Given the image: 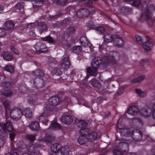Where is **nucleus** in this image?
I'll use <instances>...</instances> for the list:
<instances>
[{"instance_id": "f257e3e1", "label": "nucleus", "mask_w": 155, "mask_h": 155, "mask_svg": "<svg viewBox=\"0 0 155 155\" xmlns=\"http://www.w3.org/2000/svg\"><path fill=\"white\" fill-rule=\"evenodd\" d=\"M51 80L50 78H48L46 80H44V78H35V79L30 80V83L31 84H32L33 87L36 88V89L38 90V92L35 94L36 96H41L49 94L51 93V91L49 88V87L46 89H43L41 90H39V89L45 86V84L50 81Z\"/></svg>"}, {"instance_id": "f03ea898", "label": "nucleus", "mask_w": 155, "mask_h": 155, "mask_svg": "<svg viewBox=\"0 0 155 155\" xmlns=\"http://www.w3.org/2000/svg\"><path fill=\"white\" fill-rule=\"evenodd\" d=\"M155 10L154 5L152 4L150 5L141 14L139 20L147 21L150 27L155 25V17L152 18V12Z\"/></svg>"}, {"instance_id": "7ed1b4c3", "label": "nucleus", "mask_w": 155, "mask_h": 155, "mask_svg": "<svg viewBox=\"0 0 155 155\" xmlns=\"http://www.w3.org/2000/svg\"><path fill=\"white\" fill-rule=\"evenodd\" d=\"M101 62L100 58H94L91 64V67H88L87 69V74L90 76L96 74L97 71V68Z\"/></svg>"}, {"instance_id": "20e7f679", "label": "nucleus", "mask_w": 155, "mask_h": 155, "mask_svg": "<svg viewBox=\"0 0 155 155\" xmlns=\"http://www.w3.org/2000/svg\"><path fill=\"white\" fill-rule=\"evenodd\" d=\"M137 41L139 44H143V48L146 51H149L151 50L153 46V43L151 39L149 37L147 36V41L143 43L142 37L137 35H135Z\"/></svg>"}, {"instance_id": "39448f33", "label": "nucleus", "mask_w": 155, "mask_h": 155, "mask_svg": "<svg viewBox=\"0 0 155 155\" xmlns=\"http://www.w3.org/2000/svg\"><path fill=\"white\" fill-rule=\"evenodd\" d=\"M59 65L62 69L67 70L71 65L69 57L67 56L62 58L60 61Z\"/></svg>"}, {"instance_id": "423d86ee", "label": "nucleus", "mask_w": 155, "mask_h": 155, "mask_svg": "<svg viewBox=\"0 0 155 155\" xmlns=\"http://www.w3.org/2000/svg\"><path fill=\"white\" fill-rule=\"evenodd\" d=\"M22 115V112L21 110L18 108H15L11 110L10 115L14 119L18 120L21 117Z\"/></svg>"}, {"instance_id": "0eeeda50", "label": "nucleus", "mask_w": 155, "mask_h": 155, "mask_svg": "<svg viewBox=\"0 0 155 155\" xmlns=\"http://www.w3.org/2000/svg\"><path fill=\"white\" fill-rule=\"evenodd\" d=\"M36 51L40 53H45L48 51V48L45 44L41 42H38L35 46Z\"/></svg>"}, {"instance_id": "6e6552de", "label": "nucleus", "mask_w": 155, "mask_h": 155, "mask_svg": "<svg viewBox=\"0 0 155 155\" xmlns=\"http://www.w3.org/2000/svg\"><path fill=\"white\" fill-rule=\"evenodd\" d=\"M5 76L3 72L0 73V86L8 88L13 85V83L10 81H3Z\"/></svg>"}, {"instance_id": "1a4fd4ad", "label": "nucleus", "mask_w": 155, "mask_h": 155, "mask_svg": "<svg viewBox=\"0 0 155 155\" xmlns=\"http://www.w3.org/2000/svg\"><path fill=\"white\" fill-rule=\"evenodd\" d=\"M131 136L133 139L135 141L140 140L142 137V132L138 130H134L132 133Z\"/></svg>"}, {"instance_id": "9d476101", "label": "nucleus", "mask_w": 155, "mask_h": 155, "mask_svg": "<svg viewBox=\"0 0 155 155\" xmlns=\"http://www.w3.org/2000/svg\"><path fill=\"white\" fill-rule=\"evenodd\" d=\"M117 37H114V44L117 47H120L124 45V41L123 38L117 35H116Z\"/></svg>"}, {"instance_id": "9b49d317", "label": "nucleus", "mask_w": 155, "mask_h": 155, "mask_svg": "<svg viewBox=\"0 0 155 155\" xmlns=\"http://www.w3.org/2000/svg\"><path fill=\"white\" fill-rule=\"evenodd\" d=\"M70 150L69 147L66 146L62 147L60 150L54 153L53 155H67Z\"/></svg>"}, {"instance_id": "f8f14e48", "label": "nucleus", "mask_w": 155, "mask_h": 155, "mask_svg": "<svg viewBox=\"0 0 155 155\" xmlns=\"http://www.w3.org/2000/svg\"><path fill=\"white\" fill-rule=\"evenodd\" d=\"M48 28L47 24L45 22L41 21L38 23L37 28L41 34L47 31Z\"/></svg>"}, {"instance_id": "ddd939ff", "label": "nucleus", "mask_w": 155, "mask_h": 155, "mask_svg": "<svg viewBox=\"0 0 155 155\" xmlns=\"http://www.w3.org/2000/svg\"><path fill=\"white\" fill-rule=\"evenodd\" d=\"M89 13L88 10L82 8L78 11L77 15L78 17L82 18L87 16L89 15Z\"/></svg>"}, {"instance_id": "4468645a", "label": "nucleus", "mask_w": 155, "mask_h": 155, "mask_svg": "<svg viewBox=\"0 0 155 155\" xmlns=\"http://www.w3.org/2000/svg\"><path fill=\"white\" fill-rule=\"evenodd\" d=\"M105 64L108 65L110 63L113 64H116L117 63V61L115 59L113 55L109 56H106L104 58Z\"/></svg>"}, {"instance_id": "2eb2a0df", "label": "nucleus", "mask_w": 155, "mask_h": 155, "mask_svg": "<svg viewBox=\"0 0 155 155\" xmlns=\"http://www.w3.org/2000/svg\"><path fill=\"white\" fill-rule=\"evenodd\" d=\"M15 24L12 21L9 20L5 22L3 25V28L6 30H10L14 28Z\"/></svg>"}, {"instance_id": "dca6fc26", "label": "nucleus", "mask_w": 155, "mask_h": 155, "mask_svg": "<svg viewBox=\"0 0 155 155\" xmlns=\"http://www.w3.org/2000/svg\"><path fill=\"white\" fill-rule=\"evenodd\" d=\"M62 121L65 124H68L72 123L73 121V118L69 115H65L61 117Z\"/></svg>"}, {"instance_id": "f3484780", "label": "nucleus", "mask_w": 155, "mask_h": 155, "mask_svg": "<svg viewBox=\"0 0 155 155\" xmlns=\"http://www.w3.org/2000/svg\"><path fill=\"white\" fill-rule=\"evenodd\" d=\"M12 92L11 89L3 88L0 91V95L6 97H9L12 94Z\"/></svg>"}, {"instance_id": "a211bd4d", "label": "nucleus", "mask_w": 155, "mask_h": 155, "mask_svg": "<svg viewBox=\"0 0 155 155\" xmlns=\"http://www.w3.org/2000/svg\"><path fill=\"white\" fill-rule=\"evenodd\" d=\"M152 109L150 108L147 109H142L140 111L141 114L144 117H148L151 115Z\"/></svg>"}, {"instance_id": "6ab92c4d", "label": "nucleus", "mask_w": 155, "mask_h": 155, "mask_svg": "<svg viewBox=\"0 0 155 155\" xmlns=\"http://www.w3.org/2000/svg\"><path fill=\"white\" fill-rule=\"evenodd\" d=\"M27 150L30 152L37 155L39 153L38 148L36 146L25 145Z\"/></svg>"}, {"instance_id": "aec40b11", "label": "nucleus", "mask_w": 155, "mask_h": 155, "mask_svg": "<svg viewBox=\"0 0 155 155\" xmlns=\"http://www.w3.org/2000/svg\"><path fill=\"white\" fill-rule=\"evenodd\" d=\"M61 101L60 97H50L48 100L49 103L54 106L58 104Z\"/></svg>"}, {"instance_id": "412c9836", "label": "nucleus", "mask_w": 155, "mask_h": 155, "mask_svg": "<svg viewBox=\"0 0 155 155\" xmlns=\"http://www.w3.org/2000/svg\"><path fill=\"white\" fill-rule=\"evenodd\" d=\"M109 35L108 33L104 34V42L105 44H107L110 42L113 41L114 40V37H117L116 35H113L109 37V38H107V35Z\"/></svg>"}, {"instance_id": "4be33fe9", "label": "nucleus", "mask_w": 155, "mask_h": 155, "mask_svg": "<svg viewBox=\"0 0 155 155\" xmlns=\"http://www.w3.org/2000/svg\"><path fill=\"white\" fill-rule=\"evenodd\" d=\"M4 130H6L9 132H12L14 130L13 126L11 124V121L8 120L2 126Z\"/></svg>"}, {"instance_id": "5701e85b", "label": "nucleus", "mask_w": 155, "mask_h": 155, "mask_svg": "<svg viewBox=\"0 0 155 155\" xmlns=\"http://www.w3.org/2000/svg\"><path fill=\"white\" fill-rule=\"evenodd\" d=\"M138 111L139 109L137 106L133 105L129 108L127 110V113L131 115H135Z\"/></svg>"}, {"instance_id": "b1692460", "label": "nucleus", "mask_w": 155, "mask_h": 155, "mask_svg": "<svg viewBox=\"0 0 155 155\" xmlns=\"http://www.w3.org/2000/svg\"><path fill=\"white\" fill-rule=\"evenodd\" d=\"M2 56L3 58L7 61H12L13 58V55L9 51L3 52Z\"/></svg>"}, {"instance_id": "393cba45", "label": "nucleus", "mask_w": 155, "mask_h": 155, "mask_svg": "<svg viewBox=\"0 0 155 155\" xmlns=\"http://www.w3.org/2000/svg\"><path fill=\"white\" fill-rule=\"evenodd\" d=\"M75 31L76 30L75 28L71 26H70L65 31V33L68 36H71L75 34Z\"/></svg>"}, {"instance_id": "a878e982", "label": "nucleus", "mask_w": 155, "mask_h": 155, "mask_svg": "<svg viewBox=\"0 0 155 155\" xmlns=\"http://www.w3.org/2000/svg\"><path fill=\"white\" fill-rule=\"evenodd\" d=\"M29 126L32 130L36 131L38 130L40 128L39 123L37 121H35L31 123Z\"/></svg>"}, {"instance_id": "bb28decb", "label": "nucleus", "mask_w": 155, "mask_h": 155, "mask_svg": "<svg viewBox=\"0 0 155 155\" xmlns=\"http://www.w3.org/2000/svg\"><path fill=\"white\" fill-rule=\"evenodd\" d=\"M90 84L92 86L97 88H99L101 86V84L99 81L96 79L94 78L91 80Z\"/></svg>"}, {"instance_id": "cd10ccee", "label": "nucleus", "mask_w": 155, "mask_h": 155, "mask_svg": "<svg viewBox=\"0 0 155 155\" xmlns=\"http://www.w3.org/2000/svg\"><path fill=\"white\" fill-rule=\"evenodd\" d=\"M32 73L36 78L42 77L44 75V71L41 69H38L35 71H33Z\"/></svg>"}, {"instance_id": "c85d7f7f", "label": "nucleus", "mask_w": 155, "mask_h": 155, "mask_svg": "<svg viewBox=\"0 0 155 155\" xmlns=\"http://www.w3.org/2000/svg\"><path fill=\"white\" fill-rule=\"evenodd\" d=\"M54 109V106L50 104H47L45 107L44 110L47 113H50L53 111Z\"/></svg>"}, {"instance_id": "c756f323", "label": "nucleus", "mask_w": 155, "mask_h": 155, "mask_svg": "<svg viewBox=\"0 0 155 155\" xmlns=\"http://www.w3.org/2000/svg\"><path fill=\"white\" fill-rule=\"evenodd\" d=\"M120 11L124 15H127L132 12V9L127 6H124L121 8Z\"/></svg>"}, {"instance_id": "7c9ffc66", "label": "nucleus", "mask_w": 155, "mask_h": 155, "mask_svg": "<svg viewBox=\"0 0 155 155\" xmlns=\"http://www.w3.org/2000/svg\"><path fill=\"white\" fill-rule=\"evenodd\" d=\"M97 136V134L96 132L91 133L88 136V140L91 142H92L96 139Z\"/></svg>"}, {"instance_id": "2f4dec72", "label": "nucleus", "mask_w": 155, "mask_h": 155, "mask_svg": "<svg viewBox=\"0 0 155 155\" xmlns=\"http://www.w3.org/2000/svg\"><path fill=\"white\" fill-rule=\"evenodd\" d=\"M51 129L58 130L61 129V126L58 123L56 122H52L50 127Z\"/></svg>"}, {"instance_id": "473e14b6", "label": "nucleus", "mask_w": 155, "mask_h": 155, "mask_svg": "<svg viewBox=\"0 0 155 155\" xmlns=\"http://www.w3.org/2000/svg\"><path fill=\"white\" fill-rule=\"evenodd\" d=\"M22 114L24 115L28 118L31 117L32 116V112L31 110L28 109H25L22 112Z\"/></svg>"}, {"instance_id": "72a5a7b5", "label": "nucleus", "mask_w": 155, "mask_h": 155, "mask_svg": "<svg viewBox=\"0 0 155 155\" xmlns=\"http://www.w3.org/2000/svg\"><path fill=\"white\" fill-rule=\"evenodd\" d=\"M62 147L59 144L55 143L52 145L51 147V149L52 152L54 153L57 152V150H60Z\"/></svg>"}, {"instance_id": "f704fd0d", "label": "nucleus", "mask_w": 155, "mask_h": 155, "mask_svg": "<svg viewBox=\"0 0 155 155\" xmlns=\"http://www.w3.org/2000/svg\"><path fill=\"white\" fill-rule=\"evenodd\" d=\"M145 78L144 75H143L140 76L130 80V82L132 83H135L137 82H139L143 81Z\"/></svg>"}, {"instance_id": "c9c22d12", "label": "nucleus", "mask_w": 155, "mask_h": 155, "mask_svg": "<svg viewBox=\"0 0 155 155\" xmlns=\"http://www.w3.org/2000/svg\"><path fill=\"white\" fill-rule=\"evenodd\" d=\"M94 29L100 34H104L105 31V28L101 25L96 26Z\"/></svg>"}, {"instance_id": "e433bc0d", "label": "nucleus", "mask_w": 155, "mask_h": 155, "mask_svg": "<svg viewBox=\"0 0 155 155\" xmlns=\"http://www.w3.org/2000/svg\"><path fill=\"white\" fill-rule=\"evenodd\" d=\"M78 141L80 144L82 145L85 143L87 141V139L84 136H81L79 137Z\"/></svg>"}, {"instance_id": "4c0bfd02", "label": "nucleus", "mask_w": 155, "mask_h": 155, "mask_svg": "<svg viewBox=\"0 0 155 155\" xmlns=\"http://www.w3.org/2000/svg\"><path fill=\"white\" fill-rule=\"evenodd\" d=\"M71 20V19L69 18H65L61 23V25L63 26H67L70 23Z\"/></svg>"}, {"instance_id": "58836bf2", "label": "nucleus", "mask_w": 155, "mask_h": 155, "mask_svg": "<svg viewBox=\"0 0 155 155\" xmlns=\"http://www.w3.org/2000/svg\"><path fill=\"white\" fill-rule=\"evenodd\" d=\"M39 120L40 122H42L45 125L47 124V123L48 121L47 117H46L45 118V116L42 114L39 116Z\"/></svg>"}, {"instance_id": "ea45409f", "label": "nucleus", "mask_w": 155, "mask_h": 155, "mask_svg": "<svg viewBox=\"0 0 155 155\" xmlns=\"http://www.w3.org/2000/svg\"><path fill=\"white\" fill-rule=\"evenodd\" d=\"M87 125L86 122L82 120H79L76 124L77 127L81 128L85 127Z\"/></svg>"}, {"instance_id": "a19ab883", "label": "nucleus", "mask_w": 155, "mask_h": 155, "mask_svg": "<svg viewBox=\"0 0 155 155\" xmlns=\"http://www.w3.org/2000/svg\"><path fill=\"white\" fill-rule=\"evenodd\" d=\"M5 71L9 72L10 73H13L14 71V67L10 65H7L4 68Z\"/></svg>"}, {"instance_id": "79ce46f5", "label": "nucleus", "mask_w": 155, "mask_h": 155, "mask_svg": "<svg viewBox=\"0 0 155 155\" xmlns=\"http://www.w3.org/2000/svg\"><path fill=\"white\" fill-rule=\"evenodd\" d=\"M89 132V130L86 128H83L81 129L80 133L81 136H84L87 135Z\"/></svg>"}, {"instance_id": "37998d69", "label": "nucleus", "mask_w": 155, "mask_h": 155, "mask_svg": "<svg viewBox=\"0 0 155 155\" xmlns=\"http://www.w3.org/2000/svg\"><path fill=\"white\" fill-rule=\"evenodd\" d=\"M54 74L57 76H60L62 74V71L59 68H55L52 71Z\"/></svg>"}, {"instance_id": "c03bdc74", "label": "nucleus", "mask_w": 155, "mask_h": 155, "mask_svg": "<svg viewBox=\"0 0 155 155\" xmlns=\"http://www.w3.org/2000/svg\"><path fill=\"white\" fill-rule=\"evenodd\" d=\"M55 139L54 137L50 135L46 136L44 140L48 143H50L53 141Z\"/></svg>"}, {"instance_id": "a18cd8bd", "label": "nucleus", "mask_w": 155, "mask_h": 155, "mask_svg": "<svg viewBox=\"0 0 155 155\" xmlns=\"http://www.w3.org/2000/svg\"><path fill=\"white\" fill-rule=\"evenodd\" d=\"M98 0H89L86 3V5L87 7L93 9V11H95V8L93 6V1L97 2Z\"/></svg>"}, {"instance_id": "49530a36", "label": "nucleus", "mask_w": 155, "mask_h": 155, "mask_svg": "<svg viewBox=\"0 0 155 155\" xmlns=\"http://www.w3.org/2000/svg\"><path fill=\"white\" fill-rule=\"evenodd\" d=\"M81 48L80 46H75L73 48V53L77 54H79L81 51Z\"/></svg>"}, {"instance_id": "de8ad7c7", "label": "nucleus", "mask_w": 155, "mask_h": 155, "mask_svg": "<svg viewBox=\"0 0 155 155\" xmlns=\"http://www.w3.org/2000/svg\"><path fill=\"white\" fill-rule=\"evenodd\" d=\"M25 4L24 2H20L15 5V8L17 9L21 10L23 8Z\"/></svg>"}, {"instance_id": "09e8293b", "label": "nucleus", "mask_w": 155, "mask_h": 155, "mask_svg": "<svg viewBox=\"0 0 155 155\" xmlns=\"http://www.w3.org/2000/svg\"><path fill=\"white\" fill-rule=\"evenodd\" d=\"M61 15V14L59 13L58 14L56 15H50L49 17L48 18V21H52L58 18Z\"/></svg>"}, {"instance_id": "8fccbe9b", "label": "nucleus", "mask_w": 155, "mask_h": 155, "mask_svg": "<svg viewBox=\"0 0 155 155\" xmlns=\"http://www.w3.org/2000/svg\"><path fill=\"white\" fill-rule=\"evenodd\" d=\"M125 150L123 152L117 149H115L113 150V153L114 155H124V153H126Z\"/></svg>"}, {"instance_id": "3c124183", "label": "nucleus", "mask_w": 155, "mask_h": 155, "mask_svg": "<svg viewBox=\"0 0 155 155\" xmlns=\"http://www.w3.org/2000/svg\"><path fill=\"white\" fill-rule=\"evenodd\" d=\"M87 40V39L86 37L82 36L80 39L79 43L83 47V46H84L85 43H86Z\"/></svg>"}, {"instance_id": "603ef678", "label": "nucleus", "mask_w": 155, "mask_h": 155, "mask_svg": "<svg viewBox=\"0 0 155 155\" xmlns=\"http://www.w3.org/2000/svg\"><path fill=\"white\" fill-rule=\"evenodd\" d=\"M26 137L31 142H33L35 140V135L27 134L26 135Z\"/></svg>"}, {"instance_id": "864d4df0", "label": "nucleus", "mask_w": 155, "mask_h": 155, "mask_svg": "<svg viewBox=\"0 0 155 155\" xmlns=\"http://www.w3.org/2000/svg\"><path fill=\"white\" fill-rule=\"evenodd\" d=\"M68 2V0H57L56 3L59 5L64 6Z\"/></svg>"}, {"instance_id": "5fc2aeb1", "label": "nucleus", "mask_w": 155, "mask_h": 155, "mask_svg": "<svg viewBox=\"0 0 155 155\" xmlns=\"http://www.w3.org/2000/svg\"><path fill=\"white\" fill-rule=\"evenodd\" d=\"M149 62L148 60L147 59H142L141 60L140 62V64L142 67L144 68L145 67V64H147L148 65L149 64Z\"/></svg>"}, {"instance_id": "6e6d98bb", "label": "nucleus", "mask_w": 155, "mask_h": 155, "mask_svg": "<svg viewBox=\"0 0 155 155\" xmlns=\"http://www.w3.org/2000/svg\"><path fill=\"white\" fill-rule=\"evenodd\" d=\"M11 102L8 100H5L3 102V104L5 109L8 108L11 105Z\"/></svg>"}, {"instance_id": "4d7b16f0", "label": "nucleus", "mask_w": 155, "mask_h": 155, "mask_svg": "<svg viewBox=\"0 0 155 155\" xmlns=\"http://www.w3.org/2000/svg\"><path fill=\"white\" fill-rule=\"evenodd\" d=\"M87 26L90 29H94L95 28V25L94 24V23L91 21H90L88 22L87 24Z\"/></svg>"}, {"instance_id": "13d9d810", "label": "nucleus", "mask_w": 155, "mask_h": 155, "mask_svg": "<svg viewBox=\"0 0 155 155\" xmlns=\"http://www.w3.org/2000/svg\"><path fill=\"white\" fill-rule=\"evenodd\" d=\"M6 31L3 28H0V38L5 36L6 35Z\"/></svg>"}, {"instance_id": "bf43d9fd", "label": "nucleus", "mask_w": 155, "mask_h": 155, "mask_svg": "<svg viewBox=\"0 0 155 155\" xmlns=\"http://www.w3.org/2000/svg\"><path fill=\"white\" fill-rule=\"evenodd\" d=\"M45 40L50 43H53L54 42V40L50 36H48L45 38Z\"/></svg>"}, {"instance_id": "052dcab7", "label": "nucleus", "mask_w": 155, "mask_h": 155, "mask_svg": "<svg viewBox=\"0 0 155 155\" xmlns=\"http://www.w3.org/2000/svg\"><path fill=\"white\" fill-rule=\"evenodd\" d=\"M135 91L136 93L139 96H143L145 94L144 92L142 91L141 90L139 89H136Z\"/></svg>"}, {"instance_id": "680f3d73", "label": "nucleus", "mask_w": 155, "mask_h": 155, "mask_svg": "<svg viewBox=\"0 0 155 155\" xmlns=\"http://www.w3.org/2000/svg\"><path fill=\"white\" fill-rule=\"evenodd\" d=\"M133 5L135 6H137L139 5L141 3V0H133Z\"/></svg>"}, {"instance_id": "e2e57ef3", "label": "nucleus", "mask_w": 155, "mask_h": 155, "mask_svg": "<svg viewBox=\"0 0 155 155\" xmlns=\"http://www.w3.org/2000/svg\"><path fill=\"white\" fill-rule=\"evenodd\" d=\"M65 93L64 91H60L58 92V93L54 96H52L51 97H61Z\"/></svg>"}, {"instance_id": "0e129e2a", "label": "nucleus", "mask_w": 155, "mask_h": 155, "mask_svg": "<svg viewBox=\"0 0 155 155\" xmlns=\"http://www.w3.org/2000/svg\"><path fill=\"white\" fill-rule=\"evenodd\" d=\"M124 91V88L122 87H120L118 89L116 94L117 96L120 95L123 93Z\"/></svg>"}, {"instance_id": "69168bd1", "label": "nucleus", "mask_w": 155, "mask_h": 155, "mask_svg": "<svg viewBox=\"0 0 155 155\" xmlns=\"http://www.w3.org/2000/svg\"><path fill=\"white\" fill-rule=\"evenodd\" d=\"M25 89L26 87L25 86H22L20 85L18 87V91L20 92L21 93H24L25 92Z\"/></svg>"}, {"instance_id": "338daca9", "label": "nucleus", "mask_w": 155, "mask_h": 155, "mask_svg": "<svg viewBox=\"0 0 155 155\" xmlns=\"http://www.w3.org/2000/svg\"><path fill=\"white\" fill-rule=\"evenodd\" d=\"M10 49L12 52L15 54H18V51L16 49L14 46H11L10 47Z\"/></svg>"}, {"instance_id": "774afa93", "label": "nucleus", "mask_w": 155, "mask_h": 155, "mask_svg": "<svg viewBox=\"0 0 155 155\" xmlns=\"http://www.w3.org/2000/svg\"><path fill=\"white\" fill-rule=\"evenodd\" d=\"M51 28H58L59 27V25L57 23H52L51 25Z\"/></svg>"}]
</instances>
